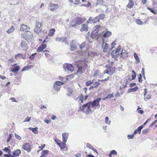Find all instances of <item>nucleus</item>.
I'll use <instances>...</instances> for the list:
<instances>
[{
  "label": "nucleus",
  "instance_id": "20",
  "mask_svg": "<svg viewBox=\"0 0 157 157\" xmlns=\"http://www.w3.org/2000/svg\"><path fill=\"white\" fill-rule=\"evenodd\" d=\"M144 99L146 101L151 98V95L150 94L147 95V89L146 88L144 89Z\"/></svg>",
  "mask_w": 157,
  "mask_h": 157
},
{
  "label": "nucleus",
  "instance_id": "29",
  "mask_svg": "<svg viewBox=\"0 0 157 157\" xmlns=\"http://www.w3.org/2000/svg\"><path fill=\"white\" fill-rule=\"evenodd\" d=\"M70 47V50L71 51L75 50L77 48L76 46L73 41H72Z\"/></svg>",
  "mask_w": 157,
  "mask_h": 157
},
{
  "label": "nucleus",
  "instance_id": "64",
  "mask_svg": "<svg viewBox=\"0 0 157 157\" xmlns=\"http://www.w3.org/2000/svg\"><path fill=\"white\" fill-rule=\"evenodd\" d=\"M116 41L113 42L111 44L112 48H113L114 47V46L116 45Z\"/></svg>",
  "mask_w": 157,
  "mask_h": 157
},
{
  "label": "nucleus",
  "instance_id": "14",
  "mask_svg": "<svg viewBox=\"0 0 157 157\" xmlns=\"http://www.w3.org/2000/svg\"><path fill=\"white\" fill-rule=\"evenodd\" d=\"M112 35V33L109 31H107L103 35V37H102V40L103 44H104L105 39L104 38H106L109 37Z\"/></svg>",
  "mask_w": 157,
  "mask_h": 157
},
{
  "label": "nucleus",
  "instance_id": "40",
  "mask_svg": "<svg viewBox=\"0 0 157 157\" xmlns=\"http://www.w3.org/2000/svg\"><path fill=\"white\" fill-rule=\"evenodd\" d=\"M97 35L95 33L92 32L91 35V37L93 39L97 38V39H98V37L97 36Z\"/></svg>",
  "mask_w": 157,
  "mask_h": 157
},
{
  "label": "nucleus",
  "instance_id": "11",
  "mask_svg": "<svg viewBox=\"0 0 157 157\" xmlns=\"http://www.w3.org/2000/svg\"><path fill=\"white\" fill-rule=\"evenodd\" d=\"M75 18L78 25L81 24L86 21V19L85 17H77Z\"/></svg>",
  "mask_w": 157,
  "mask_h": 157
},
{
  "label": "nucleus",
  "instance_id": "22",
  "mask_svg": "<svg viewBox=\"0 0 157 157\" xmlns=\"http://www.w3.org/2000/svg\"><path fill=\"white\" fill-rule=\"evenodd\" d=\"M88 26L87 24H84L82 25V27L80 29L81 32L87 31L88 30Z\"/></svg>",
  "mask_w": 157,
  "mask_h": 157
},
{
  "label": "nucleus",
  "instance_id": "54",
  "mask_svg": "<svg viewBox=\"0 0 157 157\" xmlns=\"http://www.w3.org/2000/svg\"><path fill=\"white\" fill-rule=\"evenodd\" d=\"M49 151L47 150H45L42 151V154L46 156V155L48 154Z\"/></svg>",
  "mask_w": 157,
  "mask_h": 157
},
{
  "label": "nucleus",
  "instance_id": "59",
  "mask_svg": "<svg viewBox=\"0 0 157 157\" xmlns=\"http://www.w3.org/2000/svg\"><path fill=\"white\" fill-rule=\"evenodd\" d=\"M138 80L140 82H141L142 80V76L141 74H140L138 77Z\"/></svg>",
  "mask_w": 157,
  "mask_h": 157
},
{
  "label": "nucleus",
  "instance_id": "50",
  "mask_svg": "<svg viewBox=\"0 0 157 157\" xmlns=\"http://www.w3.org/2000/svg\"><path fill=\"white\" fill-rule=\"evenodd\" d=\"M74 77V74H71L67 76V78L68 80L71 79Z\"/></svg>",
  "mask_w": 157,
  "mask_h": 157
},
{
  "label": "nucleus",
  "instance_id": "27",
  "mask_svg": "<svg viewBox=\"0 0 157 157\" xmlns=\"http://www.w3.org/2000/svg\"><path fill=\"white\" fill-rule=\"evenodd\" d=\"M18 57H19V58H21L22 59H25L26 58V55L23 54L19 53L16 55L15 56V58Z\"/></svg>",
  "mask_w": 157,
  "mask_h": 157
},
{
  "label": "nucleus",
  "instance_id": "57",
  "mask_svg": "<svg viewBox=\"0 0 157 157\" xmlns=\"http://www.w3.org/2000/svg\"><path fill=\"white\" fill-rule=\"evenodd\" d=\"M135 135V134H134L133 133L132 134L129 135H128V138L129 139H133L134 137V135Z\"/></svg>",
  "mask_w": 157,
  "mask_h": 157
},
{
  "label": "nucleus",
  "instance_id": "19",
  "mask_svg": "<svg viewBox=\"0 0 157 157\" xmlns=\"http://www.w3.org/2000/svg\"><path fill=\"white\" fill-rule=\"evenodd\" d=\"M121 49V47L120 45H119L117 48L116 49L115 51L114 52L113 51L112 54V56H117L119 55V52Z\"/></svg>",
  "mask_w": 157,
  "mask_h": 157
},
{
  "label": "nucleus",
  "instance_id": "16",
  "mask_svg": "<svg viewBox=\"0 0 157 157\" xmlns=\"http://www.w3.org/2000/svg\"><path fill=\"white\" fill-rule=\"evenodd\" d=\"M21 46L24 51H26L28 48L27 43L25 41L22 40L21 43Z\"/></svg>",
  "mask_w": 157,
  "mask_h": 157
},
{
  "label": "nucleus",
  "instance_id": "7",
  "mask_svg": "<svg viewBox=\"0 0 157 157\" xmlns=\"http://www.w3.org/2000/svg\"><path fill=\"white\" fill-rule=\"evenodd\" d=\"M41 25L42 24L40 22L37 21L34 29V31L37 33H38L41 32L42 30V29L41 28Z\"/></svg>",
  "mask_w": 157,
  "mask_h": 157
},
{
  "label": "nucleus",
  "instance_id": "35",
  "mask_svg": "<svg viewBox=\"0 0 157 157\" xmlns=\"http://www.w3.org/2000/svg\"><path fill=\"white\" fill-rule=\"evenodd\" d=\"M100 84V83L98 82H95L93 85L91 86L90 88H94L97 87Z\"/></svg>",
  "mask_w": 157,
  "mask_h": 157
},
{
  "label": "nucleus",
  "instance_id": "34",
  "mask_svg": "<svg viewBox=\"0 0 157 157\" xmlns=\"http://www.w3.org/2000/svg\"><path fill=\"white\" fill-rule=\"evenodd\" d=\"M92 22L94 23H95L99 21V19L98 16H96L94 17L92 20Z\"/></svg>",
  "mask_w": 157,
  "mask_h": 157
},
{
  "label": "nucleus",
  "instance_id": "9",
  "mask_svg": "<svg viewBox=\"0 0 157 157\" xmlns=\"http://www.w3.org/2000/svg\"><path fill=\"white\" fill-rule=\"evenodd\" d=\"M63 68L65 70H67L72 72L74 70V67L71 64L65 63L63 65Z\"/></svg>",
  "mask_w": 157,
  "mask_h": 157
},
{
  "label": "nucleus",
  "instance_id": "38",
  "mask_svg": "<svg viewBox=\"0 0 157 157\" xmlns=\"http://www.w3.org/2000/svg\"><path fill=\"white\" fill-rule=\"evenodd\" d=\"M117 151L114 150H113L111 151L110 153L109 154V157H112V155H117Z\"/></svg>",
  "mask_w": 157,
  "mask_h": 157
},
{
  "label": "nucleus",
  "instance_id": "52",
  "mask_svg": "<svg viewBox=\"0 0 157 157\" xmlns=\"http://www.w3.org/2000/svg\"><path fill=\"white\" fill-rule=\"evenodd\" d=\"M36 54V53L32 54L29 57V58L31 60L33 59L35 57V55Z\"/></svg>",
  "mask_w": 157,
  "mask_h": 157
},
{
  "label": "nucleus",
  "instance_id": "43",
  "mask_svg": "<svg viewBox=\"0 0 157 157\" xmlns=\"http://www.w3.org/2000/svg\"><path fill=\"white\" fill-rule=\"evenodd\" d=\"M63 84L64 83L63 82L60 81H56L54 84H55L56 85H58L59 86H61L63 85Z\"/></svg>",
  "mask_w": 157,
  "mask_h": 157
},
{
  "label": "nucleus",
  "instance_id": "42",
  "mask_svg": "<svg viewBox=\"0 0 157 157\" xmlns=\"http://www.w3.org/2000/svg\"><path fill=\"white\" fill-rule=\"evenodd\" d=\"M53 87L55 90L59 91L60 90L61 86H59L55 84H54Z\"/></svg>",
  "mask_w": 157,
  "mask_h": 157
},
{
  "label": "nucleus",
  "instance_id": "51",
  "mask_svg": "<svg viewBox=\"0 0 157 157\" xmlns=\"http://www.w3.org/2000/svg\"><path fill=\"white\" fill-rule=\"evenodd\" d=\"M113 97V94L112 93L111 94H108L105 98H110Z\"/></svg>",
  "mask_w": 157,
  "mask_h": 157
},
{
  "label": "nucleus",
  "instance_id": "8",
  "mask_svg": "<svg viewBox=\"0 0 157 157\" xmlns=\"http://www.w3.org/2000/svg\"><path fill=\"white\" fill-rule=\"evenodd\" d=\"M22 148L28 152H29L31 150L32 147L31 145L29 143H27L22 145Z\"/></svg>",
  "mask_w": 157,
  "mask_h": 157
},
{
  "label": "nucleus",
  "instance_id": "33",
  "mask_svg": "<svg viewBox=\"0 0 157 157\" xmlns=\"http://www.w3.org/2000/svg\"><path fill=\"white\" fill-rule=\"evenodd\" d=\"M29 129L31 130L35 134H36L38 133V128L37 127H36L34 128H29Z\"/></svg>",
  "mask_w": 157,
  "mask_h": 157
},
{
  "label": "nucleus",
  "instance_id": "17",
  "mask_svg": "<svg viewBox=\"0 0 157 157\" xmlns=\"http://www.w3.org/2000/svg\"><path fill=\"white\" fill-rule=\"evenodd\" d=\"M50 7L51 8L50 10L52 11L55 10L59 8L58 4H54L52 3L50 4Z\"/></svg>",
  "mask_w": 157,
  "mask_h": 157
},
{
  "label": "nucleus",
  "instance_id": "30",
  "mask_svg": "<svg viewBox=\"0 0 157 157\" xmlns=\"http://www.w3.org/2000/svg\"><path fill=\"white\" fill-rule=\"evenodd\" d=\"M21 151L20 149H17L13 151V156H18L21 153Z\"/></svg>",
  "mask_w": 157,
  "mask_h": 157
},
{
  "label": "nucleus",
  "instance_id": "28",
  "mask_svg": "<svg viewBox=\"0 0 157 157\" xmlns=\"http://www.w3.org/2000/svg\"><path fill=\"white\" fill-rule=\"evenodd\" d=\"M55 31L56 30L54 28L51 29L49 31L48 35L50 36H53Z\"/></svg>",
  "mask_w": 157,
  "mask_h": 157
},
{
  "label": "nucleus",
  "instance_id": "56",
  "mask_svg": "<svg viewBox=\"0 0 157 157\" xmlns=\"http://www.w3.org/2000/svg\"><path fill=\"white\" fill-rule=\"evenodd\" d=\"M45 146V144H41V146L39 147V148L40 149V151L42 150Z\"/></svg>",
  "mask_w": 157,
  "mask_h": 157
},
{
  "label": "nucleus",
  "instance_id": "15",
  "mask_svg": "<svg viewBox=\"0 0 157 157\" xmlns=\"http://www.w3.org/2000/svg\"><path fill=\"white\" fill-rule=\"evenodd\" d=\"M71 21L70 23L69 26L71 27L76 26L77 25L75 18L72 17L71 18Z\"/></svg>",
  "mask_w": 157,
  "mask_h": 157
},
{
  "label": "nucleus",
  "instance_id": "18",
  "mask_svg": "<svg viewBox=\"0 0 157 157\" xmlns=\"http://www.w3.org/2000/svg\"><path fill=\"white\" fill-rule=\"evenodd\" d=\"M88 97V95H86L85 96V98H84L83 95L81 94L77 98V99L80 101L81 103H83L84 101L86 100Z\"/></svg>",
  "mask_w": 157,
  "mask_h": 157
},
{
  "label": "nucleus",
  "instance_id": "21",
  "mask_svg": "<svg viewBox=\"0 0 157 157\" xmlns=\"http://www.w3.org/2000/svg\"><path fill=\"white\" fill-rule=\"evenodd\" d=\"M121 57L123 58L127 57L128 56V52L126 51L123 49L121 53Z\"/></svg>",
  "mask_w": 157,
  "mask_h": 157
},
{
  "label": "nucleus",
  "instance_id": "41",
  "mask_svg": "<svg viewBox=\"0 0 157 157\" xmlns=\"http://www.w3.org/2000/svg\"><path fill=\"white\" fill-rule=\"evenodd\" d=\"M94 80H89L86 82V84L87 86L90 85L93 82Z\"/></svg>",
  "mask_w": 157,
  "mask_h": 157
},
{
  "label": "nucleus",
  "instance_id": "44",
  "mask_svg": "<svg viewBox=\"0 0 157 157\" xmlns=\"http://www.w3.org/2000/svg\"><path fill=\"white\" fill-rule=\"evenodd\" d=\"M2 150L6 152H8V153H10L11 152L10 150L7 147H5L4 149H2Z\"/></svg>",
  "mask_w": 157,
  "mask_h": 157
},
{
  "label": "nucleus",
  "instance_id": "55",
  "mask_svg": "<svg viewBox=\"0 0 157 157\" xmlns=\"http://www.w3.org/2000/svg\"><path fill=\"white\" fill-rule=\"evenodd\" d=\"M4 155L6 157H15V156L12 155H11L10 153H8V154H5Z\"/></svg>",
  "mask_w": 157,
  "mask_h": 157
},
{
  "label": "nucleus",
  "instance_id": "12",
  "mask_svg": "<svg viewBox=\"0 0 157 157\" xmlns=\"http://www.w3.org/2000/svg\"><path fill=\"white\" fill-rule=\"evenodd\" d=\"M115 68L114 67H109L107 69L105 70L104 73H107L111 75L113 74L115 71Z\"/></svg>",
  "mask_w": 157,
  "mask_h": 157
},
{
  "label": "nucleus",
  "instance_id": "47",
  "mask_svg": "<svg viewBox=\"0 0 157 157\" xmlns=\"http://www.w3.org/2000/svg\"><path fill=\"white\" fill-rule=\"evenodd\" d=\"M86 45V43L85 42H84L82 43L81 44L80 46V49H83Z\"/></svg>",
  "mask_w": 157,
  "mask_h": 157
},
{
  "label": "nucleus",
  "instance_id": "23",
  "mask_svg": "<svg viewBox=\"0 0 157 157\" xmlns=\"http://www.w3.org/2000/svg\"><path fill=\"white\" fill-rule=\"evenodd\" d=\"M62 135L63 141L66 142L68 137L69 134L67 133H62Z\"/></svg>",
  "mask_w": 157,
  "mask_h": 157
},
{
  "label": "nucleus",
  "instance_id": "61",
  "mask_svg": "<svg viewBox=\"0 0 157 157\" xmlns=\"http://www.w3.org/2000/svg\"><path fill=\"white\" fill-rule=\"evenodd\" d=\"M15 136L16 138L17 139L19 140H21V137L20 136L17 135L16 133L15 134Z\"/></svg>",
  "mask_w": 157,
  "mask_h": 157
},
{
  "label": "nucleus",
  "instance_id": "45",
  "mask_svg": "<svg viewBox=\"0 0 157 157\" xmlns=\"http://www.w3.org/2000/svg\"><path fill=\"white\" fill-rule=\"evenodd\" d=\"M138 88L137 86H135L134 88H130L129 89V90L130 92H135V91H136V90H138Z\"/></svg>",
  "mask_w": 157,
  "mask_h": 157
},
{
  "label": "nucleus",
  "instance_id": "24",
  "mask_svg": "<svg viewBox=\"0 0 157 157\" xmlns=\"http://www.w3.org/2000/svg\"><path fill=\"white\" fill-rule=\"evenodd\" d=\"M110 50L109 45L108 44L105 43L103 48V52H107L109 51Z\"/></svg>",
  "mask_w": 157,
  "mask_h": 157
},
{
  "label": "nucleus",
  "instance_id": "32",
  "mask_svg": "<svg viewBox=\"0 0 157 157\" xmlns=\"http://www.w3.org/2000/svg\"><path fill=\"white\" fill-rule=\"evenodd\" d=\"M33 65H29L25 67L21 71H25L28 70L30 69L32 67H33Z\"/></svg>",
  "mask_w": 157,
  "mask_h": 157
},
{
  "label": "nucleus",
  "instance_id": "62",
  "mask_svg": "<svg viewBox=\"0 0 157 157\" xmlns=\"http://www.w3.org/2000/svg\"><path fill=\"white\" fill-rule=\"evenodd\" d=\"M86 147L89 148H90L91 149L92 148H93V146L90 144L87 143L86 144Z\"/></svg>",
  "mask_w": 157,
  "mask_h": 157
},
{
  "label": "nucleus",
  "instance_id": "63",
  "mask_svg": "<svg viewBox=\"0 0 157 157\" xmlns=\"http://www.w3.org/2000/svg\"><path fill=\"white\" fill-rule=\"evenodd\" d=\"M11 138H12L11 134H10L9 135V137L8 138V139H7V142H8L9 141H10V140Z\"/></svg>",
  "mask_w": 157,
  "mask_h": 157
},
{
  "label": "nucleus",
  "instance_id": "25",
  "mask_svg": "<svg viewBox=\"0 0 157 157\" xmlns=\"http://www.w3.org/2000/svg\"><path fill=\"white\" fill-rule=\"evenodd\" d=\"M143 128V125H142L139 127L137 129H136L133 132L134 134H136V133H138L140 134V133L141 130Z\"/></svg>",
  "mask_w": 157,
  "mask_h": 157
},
{
  "label": "nucleus",
  "instance_id": "13",
  "mask_svg": "<svg viewBox=\"0 0 157 157\" xmlns=\"http://www.w3.org/2000/svg\"><path fill=\"white\" fill-rule=\"evenodd\" d=\"M13 68L11 70L12 72L17 73L20 69V66L17 65V63H15L13 66Z\"/></svg>",
  "mask_w": 157,
  "mask_h": 157
},
{
  "label": "nucleus",
  "instance_id": "10",
  "mask_svg": "<svg viewBox=\"0 0 157 157\" xmlns=\"http://www.w3.org/2000/svg\"><path fill=\"white\" fill-rule=\"evenodd\" d=\"M30 29V27L28 25L22 24L21 25L20 27V31L25 33L29 31V30Z\"/></svg>",
  "mask_w": 157,
  "mask_h": 157
},
{
  "label": "nucleus",
  "instance_id": "2",
  "mask_svg": "<svg viewBox=\"0 0 157 157\" xmlns=\"http://www.w3.org/2000/svg\"><path fill=\"white\" fill-rule=\"evenodd\" d=\"M91 102H89L80 107L79 110L84 112L86 114H88L91 112Z\"/></svg>",
  "mask_w": 157,
  "mask_h": 157
},
{
  "label": "nucleus",
  "instance_id": "60",
  "mask_svg": "<svg viewBox=\"0 0 157 157\" xmlns=\"http://www.w3.org/2000/svg\"><path fill=\"white\" fill-rule=\"evenodd\" d=\"M141 108L140 107H138L137 109L138 110V113H140L141 114H142L144 113V111L142 110H139V109H140Z\"/></svg>",
  "mask_w": 157,
  "mask_h": 157
},
{
  "label": "nucleus",
  "instance_id": "37",
  "mask_svg": "<svg viewBox=\"0 0 157 157\" xmlns=\"http://www.w3.org/2000/svg\"><path fill=\"white\" fill-rule=\"evenodd\" d=\"M44 52H45L44 54L46 57L47 58H49L50 56V55L49 54V51L47 50H45L43 51Z\"/></svg>",
  "mask_w": 157,
  "mask_h": 157
},
{
  "label": "nucleus",
  "instance_id": "6",
  "mask_svg": "<svg viewBox=\"0 0 157 157\" xmlns=\"http://www.w3.org/2000/svg\"><path fill=\"white\" fill-rule=\"evenodd\" d=\"M101 100V98H98L91 102V106L92 108L100 106L99 101Z\"/></svg>",
  "mask_w": 157,
  "mask_h": 157
},
{
  "label": "nucleus",
  "instance_id": "3",
  "mask_svg": "<svg viewBox=\"0 0 157 157\" xmlns=\"http://www.w3.org/2000/svg\"><path fill=\"white\" fill-rule=\"evenodd\" d=\"M55 141L56 142L60 148V150L62 151H67L68 147L66 144V142H62L58 139H55Z\"/></svg>",
  "mask_w": 157,
  "mask_h": 157
},
{
  "label": "nucleus",
  "instance_id": "53",
  "mask_svg": "<svg viewBox=\"0 0 157 157\" xmlns=\"http://www.w3.org/2000/svg\"><path fill=\"white\" fill-rule=\"evenodd\" d=\"M134 56L135 59L138 62H140V60L138 58V56L137 54L135 53L134 54Z\"/></svg>",
  "mask_w": 157,
  "mask_h": 157
},
{
  "label": "nucleus",
  "instance_id": "1",
  "mask_svg": "<svg viewBox=\"0 0 157 157\" xmlns=\"http://www.w3.org/2000/svg\"><path fill=\"white\" fill-rule=\"evenodd\" d=\"M77 67L78 68L77 72L82 73L87 67L86 61L84 60H80L77 62Z\"/></svg>",
  "mask_w": 157,
  "mask_h": 157
},
{
  "label": "nucleus",
  "instance_id": "46",
  "mask_svg": "<svg viewBox=\"0 0 157 157\" xmlns=\"http://www.w3.org/2000/svg\"><path fill=\"white\" fill-rule=\"evenodd\" d=\"M98 16L99 17V18H100L102 20L105 18V15L104 13H102L99 15Z\"/></svg>",
  "mask_w": 157,
  "mask_h": 157
},
{
  "label": "nucleus",
  "instance_id": "26",
  "mask_svg": "<svg viewBox=\"0 0 157 157\" xmlns=\"http://www.w3.org/2000/svg\"><path fill=\"white\" fill-rule=\"evenodd\" d=\"M129 2L126 6L129 8H131L134 5V3L133 0H128Z\"/></svg>",
  "mask_w": 157,
  "mask_h": 157
},
{
  "label": "nucleus",
  "instance_id": "31",
  "mask_svg": "<svg viewBox=\"0 0 157 157\" xmlns=\"http://www.w3.org/2000/svg\"><path fill=\"white\" fill-rule=\"evenodd\" d=\"M15 30L14 27L12 25L10 28L6 31V33L8 34H10L13 32Z\"/></svg>",
  "mask_w": 157,
  "mask_h": 157
},
{
  "label": "nucleus",
  "instance_id": "39",
  "mask_svg": "<svg viewBox=\"0 0 157 157\" xmlns=\"http://www.w3.org/2000/svg\"><path fill=\"white\" fill-rule=\"evenodd\" d=\"M131 76H132V80H134L136 78V74L135 72L133 70H132V71L131 73Z\"/></svg>",
  "mask_w": 157,
  "mask_h": 157
},
{
  "label": "nucleus",
  "instance_id": "48",
  "mask_svg": "<svg viewBox=\"0 0 157 157\" xmlns=\"http://www.w3.org/2000/svg\"><path fill=\"white\" fill-rule=\"evenodd\" d=\"M105 122L106 124H110L111 121L109 120V117H106L105 118Z\"/></svg>",
  "mask_w": 157,
  "mask_h": 157
},
{
  "label": "nucleus",
  "instance_id": "4",
  "mask_svg": "<svg viewBox=\"0 0 157 157\" xmlns=\"http://www.w3.org/2000/svg\"><path fill=\"white\" fill-rule=\"evenodd\" d=\"M21 38L25 39L28 41L32 38L33 35L32 33L30 31H28L24 33H22L21 34Z\"/></svg>",
  "mask_w": 157,
  "mask_h": 157
},
{
  "label": "nucleus",
  "instance_id": "49",
  "mask_svg": "<svg viewBox=\"0 0 157 157\" xmlns=\"http://www.w3.org/2000/svg\"><path fill=\"white\" fill-rule=\"evenodd\" d=\"M136 22L137 24L139 25H141L143 23V22L140 19H136Z\"/></svg>",
  "mask_w": 157,
  "mask_h": 157
},
{
  "label": "nucleus",
  "instance_id": "36",
  "mask_svg": "<svg viewBox=\"0 0 157 157\" xmlns=\"http://www.w3.org/2000/svg\"><path fill=\"white\" fill-rule=\"evenodd\" d=\"M147 9L148 10H149L150 12H151L152 13L154 14H157V11L155 10V11L153 8H151L148 7H147Z\"/></svg>",
  "mask_w": 157,
  "mask_h": 157
},
{
  "label": "nucleus",
  "instance_id": "58",
  "mask_svg": "<svg viewBox=\"0 0 157 157\" xmlns=\"http://www.w3.org/2000/svg\"><path fill=\"white\" fill-rule=\"evenodd\" d=\"M31 119V117H28L25 118L24 122H29L30 120Z\"/></svg>",
  "mask_w": 157,
  "mask_h": 157
},
{
  "label": "nucleus",
  "instance_id": "5",
  "mask_svg": "<svg viewBox=\"0 0 157 157\" xmlns=\"http://www.w3.org/2000/svg\"><path fill=\"white\" fill-rule=\"evenodd\" d=\"M47 38L48 37H47L46 39L43 41L41 45L36 50L37 52H42L44 49L46 48L47 47V44H44V43L48 42V41L46 40Z\"/></svg>",
  "mask_w": 157,
  "mask_h": 157
}]
</instances>
